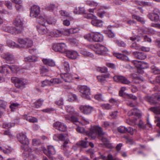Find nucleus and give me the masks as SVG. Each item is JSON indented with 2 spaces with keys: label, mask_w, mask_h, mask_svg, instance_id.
Segmentation results:
<instances>
[{
  "label": "nucleus",
  "mask_w": 160,
  "mask_h": 160,
  "mask_svg": "<svg viewBox=\"0 0 160 160\" xmlns=\"http://www.w3.org/2000/svg\"><path fill=\"white\" fill-rule=\"evenodd\" d=\"M76 129L78 132L86 134L92 139H95L97 135L99 137H102L105 134L102 128L98 126H92L89 131L86 132L85 131L83 128H82L79 126H78Z\"/></svg>",
  "instance_id": "1"
},
{
  "label": "nucleus",
  "mask_w": 160,
  "mask_h": 160,
  "mask_svg": "<svg viewBox=\"0 0 160 160\" xmlns=\"http://www.w3.org/2000/svg\"><path fill=\"white\" fill-rule=\"evenodd\" d=\"M17 138L18 141L22 144V148L24 150L23 156L29 157L32 149L29 146V142L26 135L23 133H20L17 135Z\"/></svg>",
  "instance_id": "2"
},
{
  "label": "nucleus",
  "mask_w": 160,
  "mask_h": 160,
  "mask_svg": "<svg viewBox=\"0 0 160 160\" xmlns=\"http://www.w3.org/2000/svg\"><path fill=\"white\" fill-rule=\"evenodd\" d=\"M84 38L88 41L92 42H102L103 41V37L98 32H93L84 36Z\"/></svg>",
  "instance_id": "3"
},
{
  "label": "nucleus",
  "mask_w": 160,
  "mask_h": 160,
  "mask_svg": "<svg viewBox=\"0 0 160 160\" xmlns=\"http://www.w3.org/2000/svg\"><path fill=\"white\" fill-rule=\"evenodd\" d=\"M42 151L43 153L47 156L50 158L51 155L54 154L56 153V150L53 146L49 145L48 147V150L44 147H42L41 148H37L35 151L36 153L40 154Z\"/></svg>",
  "instance_id": "4"
},
{
  "label": "nucleus",
  "mask_w": 160,
  "mask_h": 160,
  "mask_svg": "<svg viewBox=\"0 0 160 160\" xmlns=\"http://www.w3.org/2000/svg\"><path fill=\"white\" fill-rule=\"evenodd\" d=\"M78 89L82 94V96L85 98H89V96L91 94L90 90L87 86H79Z\"/></svg>",
  "instance_id": "5"
},
{
  "label": "nucleus",
  "mask_w": 160,
  "mask_h": 160,
  "mask_svg": "<svg viewBox=\"0 0 160 160\" xmlns=\"http://www.w3.org/2000/svg\"><path fill=\"white\" fill-rule=\"evenodd\" d=\"M18 42L21 47L24 48H28L31 47L33 44L32 40L28 38H19Z\"/></svg>",
  "instance_id": "6"
},
{
  "label": "nucleus",
  "mask_w": 160,
  "mask_h": 160,
  "mask_svg": "<svg viewBox=\"0 0 160 160\" xmlns=\"http://www.w3.org/2000/svg\"><path fill=\"white\" fill-rule=\"evenodd\" d=\"M23 21L19 17L17 18L13 22L14 25L18 30V33H21L23 31Z\"/></svg>",
  "instance_id": "7"
},
{
  "label": "nucleus",
  "mask_w": 160,
  "mask_h": 160,
  "mask_svg": "<svg viewBox=\"0 0 160 160\" xmlns=\"http://www.w3.org/2000/svg\"><path fill=\"white\" fill-rule=\"evenodd\" d=\"M52 48L55 52L64 53L67 49V47L65 43H62L54 44Z\"/></svg>",
  "instance_id": "8"
},
{
  "label": "nucleus",
  "mask_w": 160,
  "mask_h": 160,
  "mask_svg": "<svg viewBox=\"0 0 160 160\" xmlns=\"http://www.w3.org/2000/svg\"><path fill=\"white\" fill-rule=\"evenodd\" d=\"M113 78L115 82H121L123 84L129 85L131 83L130 81L122 76H115Z\"/></svg>",
  "instance_id": "9"
},
{
  "label": "nucleus",
  "mask_w": 160,
  "mask_h": 160,
  "mask_svg": "<svg viewBox=\"0 0 160 160\" xmlns=\"http://www.w3.org/2000/svg\"><path fill=\"white\" fill-rule=\"evenodd\" d=\"M79 109L82 113L84 114L88 115L92 112L93 108L89 105H83L80 106Z\"/></svg>",
  "instance_id": "10"
},
{
  "label": "nucleus",
  "mask_w": 160,
  "mask_h": 160,
  "mask_svg": "<svg viewBox=\"0 0 160 160\" xmlns=\"http://www.w3.org/2000/svg\"><path fill=\"white\" fill-rule=\"evenodd\" d=\"M12 82L14 83L16 87L19 88H22L24 87L25 83L23 79H21L16 77L11 78Z\"/></svg>",
  "instance_id": "11"
},
{
  "label": "nucleus",
  "mask_w": 160,
  "mask_h": 160,
  "mask_svg": "<svg viewBox=\"0 0 160 160\" xmlns=\"http://www.w3.org/2000/svg\"><path fill=\"white\" fill-rule=\"evenodd\" d=\"M40 8L36 5H33L31 7L30 12V16L32 18H36L40 12Z\"/></svg>",
  "instance_id": "12"
},
{
  "label": "nucleus",
  "mask_w": 160,
  "mask_h": 160,
  "mask_svg": "<svg viewBox=\"0 0 160 160\" xmlns=\"http://www.w3.org/2000/svg\"><path fill=\"white\" fill-rule=\"evenodd\" d=\"M107 48L104 46L100 44H96V49L95 52L96 54L99 55H102L107 51Z\"/></svg>",
  "instance_id": "13"
},
{
  "label": "nucleus",
  "mask_w": 160,
  "mask_h": 160,
  "mask_svg": "<svg viewBox=\"0 0 160 160\" xmlns=\"http://www.w3.org/2000/svg\"><path fill=\"white\" fill-rule=\"evenodd\" d=\"M53 127L56 129L62 132H65L67 129L66 125L60 122H55L53 125Z\"/></svg>",
  "instance_id": "14"
},
{
  "label": "nucleus",
  "mask_w": 160,
  "mask_h": 160,
  "mask_svg": "<svg viewBox=\"0 0 160 160\" xmlns=\"http://www.w3.org/2000/svg\"><path fill=\"white\" fill-rule=\"evenodd\" d=\"M64 53L68 57L73 59H76L78 55V53L76 51L67 50V49L65 52Z\"/></svg>",
  "instance_id": "15"
},
{
  "label": "nucleus",
  "mask_w": 160,
  "mask_h": 160,
  "mask_svg": "<svg viewBox=\"0 0 160 160\" xmlns=\"http://www.w3.org/2000/svg\"><path fill=\"white\" fill-rule=\"evenodd\" d=\"M74 115H72L70 116L66 115L65 116V118L66 120L68 121H70L76 125L78 126L81 124L79 122L78 119L74 116Z\"/></svg>",
  "instance_id": "16"
},
{
  "label": "nucleus",
  "mask_w": 160,
  "mask_h": 160,
  "mask_svg": "<svg viewBox=\"0 0 160 160\" xmlns=\"http://www.w3.org/2000/svg\"><path fill=\"white\" fill-rule=\"evenodd\" d=\"M61 77L66 82H71L73 80V78L71 74L68 73L62 74L60 75Z\"/></svg>",
  "instance_id": "17"
},
{
  "label": "nucleus",
  "mask_w": 160,
  "mask_h": 160,
  "mask_svg": "<svg viewBox=\"0 0 160 160\" xmlns=\"http://www.w3.org/2000/svg\"><path fill=\"white\" fill-rule=\"evenodd\" d=\"M130 78L132 79V81L136 83H141L143 81V78L142 77L135 74H131Z\"/></svg>",
  "instance_id": "18"
},
{
  "label": "nucleus",
  "mask_w": 160,
  "mask_h": 160,
  "mask_svg": "<svg viewBox=\"0 0 160 160\" xmlns=\"http://www.w3.org/2000/svg\"><path fill=\"white\" fill-rule=\"evenodd\" d=\"M2 30L6 32L12 34L18 33V30L16 28L9 26H4L2 28Z\"/></svg>",
  "instance_id": "19"
},
{
  "label": "nucleus",
  "mask_w": 160,
  "mask_h": 160,
  "mask_svg": "<svg viewBox=\"0 0 160 160\" xmlns=\"http://www.w3.org/2000/svg\"><path fill=\"white\" fill-rule=\"evenodd\" d=\"M148 102L151 104H155L157 101H160V96L157 93H155L148 98Z\"/></svg>",
  "instance_id": "20"
},
{
  "label": "nucleus",
  "mask_w": 160,
  "mask_h": 160,
  "mask_svg": "<svg viewBox=\"0 0 160 160\" xmlns=\"http://www.w3.org/2000/svg\"><path fill=\"white\" fill-rule=\"evenodd\" d=\"M65 109L66 111L69 113L71 116L74 115L78 116L79 115V113L75 111L74 108L71 106H67L65 107Z\"/></svg>",
  "instance_id": "21"
},
{
  "label": "nucleus",
  "mask_w": 160,
  "mask_h": 160,
  "mask_svg": "<svg viewBox=\"0 0 160 160\" xmlns=\"http://www.w3.org/2000/svg\"><path fill=\"white\" fill-rule=\"evenodd\" d=\"M92 19L91 23L93 26L98 27H101L102 26V22L97 19V18L95 16H93Z\"/></svg>",
  "instance_id": "22"
},
{
  "label": "nucleus",
  "mask_w": 160,
  "mask_h": 160,
  "mask_svg": "<svg viewBox=\"0 0 160 160\" xmlns=\"http://www.w3.org/2000/svg\"><path fill=\"white\" fill-rule=\"evenodd\" d=\"M127 97L128 99V100H127L126 101L127 105L130 107H133L134 105L131 101V99L136 100L137 99L136 97L133 95L128 94L127 95Z\"/></svg>",
  "instance_id": "23"
},
{
  "label": "nucleus",
  "mask_w": 160,
  "mask_h": 160,
  "mask_svg": "<svg viewBox=\"0 0 160 160\" xmlns=\"http://www.w3.org/2000/svg\"><path fill=\"white\" fill-rule=\"evenodd\" d=\"M47 18V17L45 15H41L37 18V21L38 23L42 25H46Z\"/></svg>",
  "instance_id": "24"
},
{
  "label": "nucleus",
  "mask_w": 160,
  "mask_h": 160,
  "mask_svg": "<svg viewBox=\"0 0 160 160\" xmlns=\"http://www.w3.org/2000/svg\"><path fill=\"white\" fill-rule=\"evenodd\" d=\"M87 142H88L86 141L82 140L78 143H77L74 146H73V148L74 150H76L77 149L78 147H80L84 148H86L87 147Z\"/></svg>",
  "instance_id": "25"
},
{
  "label": "nucleus",
  "mask_w": 160,
  "mask_h": 160,
  "mask_svg": "<svg viewBox=\"0 0 160 160\" xmlns=\"http://www.w3.org/2000/svg\"><path fill=\"white\" fill-rule=\"evenodd\" d=\"M133 54L137 58L139 59H144L146 58V55L143 53L140 52H134Z\"/></svg>",
  "instance_id": "26"
},
{
  "label": "nucleus",
  "mask_w": 160,
  "mask_h": 160,
  "mask_svg": "<svg viewBox=\"0 0 160 160\" xmlns=\"http://www.w3.org/2000/svg\"><path fill=\"white\" fill-rule=\"evenodd\" d=\"M148 17L151 21L155 22H157L159 19L158 15L154 12L149 13L148 15Z\"/></svg>",
  "instance_id": "27"
},
{
  "label": "nucleus",
  "mask_w": 160,
  "mask_h": 160,
  "mask_svg": "<svg viewBox=\"0 0 160 160\" xmlns=\"http://www.w3.org/2000/svg\"><path fill=\"white\" fill-rule=\"evenodd\" d=\"M42 61L44 64L50 67H53L55 65L54 61L50 59H43Z\"/></svg>",
  "instance_id": "28"
},
{
  "label": "nucleus",
  "mask_w": 160,
  "mask_h": 160,
  "mask_svg": "<svg viewBox=\"0 0 160 160\" xmlns=\"http://www.w3.org/2000/svg\"><path fill=\"white\" fill-rule=\"evenodd\" d=\"M132 47L136 50H140L144 52H148L150 51L149 48L145 47H142L139 48L135 43H133L132 45Z\"/></svg>",
  "instance_id": "29"
},
{
  "label": "nucleus",
  "mask_w": 160,
  "mask_h": 160,
  "mask_svg": "<svg viewBox=\"0 0 160 160\" xmlns=\"http://www.w3.org/2000/svg\"><path fill=\"white\" fill-rule=\"evenodd\" d=\"M12 2L16 4V7L17 10L20 11L22 9V6L21 5L22 1L21 0H11Z\"/></svg>",
  "instance_id": "30"
},
{
  "label": "nucleus",
  "mask_w": 160,
  "mask_h": 160,
  "mask_svg": "<svg viewBox=\"0 0 160 160\" xmlns=\"http://www.w3.org/2000/svg\"><path fill=\"white\" fill-rule=\"evenodd\" d=\"M2 56L3 58L8 61H12L14 58L13 56L9 52L3 53Z\"/></svg>",
  "instance_id": "31"
},
{
  "label": "nucleus",
  "mask_w": 160,
  "mask_h": 160,
  "mask_svg": "<svg viewBox=\"0 0 160 160\" xmlns=\"http://www.w3.org/2000/svg\"><path fill=\"white\" fill-rule=\"evenodd\" d=\"M45 25H42L37 28L39 34L42 35L46 34L48 32V30Z\"/></svg>",
  "instance_id": "32"
},
{
  "label": "nucleus",
  "mask_w": 160,
  "mask_h": 160,
  "mask_svg": "<svg viewBox=\"0 0 160 160\" xmlns=\"http://www.w3.org/2000/svg\"><path fill=\"white\" fill-rule=\"evenodd\" d=\"M114 55L118 58L122 60H127L128 59L127 56L120 53H115Z\"/></svg>",
  "instance_id": "33"
},
{
  "label": "nucleus",
  "mask_w": 160,
  "mask_h": 160,
  "mask_svg": "<svg viewBox=\"0 0 160 160\" xmlns=\"http://www.w3.org/2000/svg\"><path fill=\"white\" fill-rule=\"evenodd\" d=\"M43 102L44 100L41 98L39 99L34 103V107L36 108H39L42 105Z\"/></svg>",
  "instance_id": "34"
},
{
  "label": "nucleus",
  "mask_w": 160,
  "mask_h": 160,
  "mask_svg": "<svg viewBox=\"0 0 160 160\" xmlns=\"http://www.w3.org/2000/svg\"><path fill=\"white\" fill-rule=\"evenodd\" d=\"M85 11L83 8H76L74 11V12L76 14H82L84 13Z\"/></svg>",
  "instance_id": "35"
},
{
  "label": "nucleus",
  "mask_w": 160,
  "mask_h": 160,
  "mask_svg": "<svg viewBox=\"0 0 160 160\" xmlns=\"http://www.w3.org/2000/svg\"><path fill=\"white\" fill-rule=\"evenodd\" d=\"M24 118L27 121H28L31 122H37L38 120L36 118L30 116H28L27 115H25L24 116Z\"/></svg>",
  "instance_id": "36"
},
{
  "label": "nucleus",
  "mask_w": 160,
  "mask_h": 160,
  "mask_svg": "<svg viewBox=\"0 0 160 160\" xmlns=\"http://www.w3.org/2000/svg\"><path fill=\"white\" fill-rule=\"evenodd\" d=\"M108 76L105 75H102L97 76V78L98 81L101 83H104L106 81V78Z\"/></svg>",
  "instance_id": "37"
},
{
  "label": "nucleus",
  "mask_w": 160,
  "mask_h": 160,
  "mask_svg": "<svg viewBox=\"0 0 160 160\" xmlns=\"http://www.w3.org/2000/svg\"><path fill=\"white\" fill-rule=\"evenodd\" d=\"M149 110L156 114H160V107H154L149 108Z\"/></svg>",
  "instance_id": "38"
},
{
  "label": "nucleus",
  "mask_w": 160,
  "mask_h": 160,
  "mask_svg": "<svg viewBox=\"0 0 160 160\" xmlns=\"http://www.w3.org/2000/svg\"><path fill=\"white\" fill-rule=\"evenodd\" d=\"M24 60L25 62H35L37 61V58L34 56H32L25 58Z\"/></svg>",
  "instance_id": "39"
},
{
  "label": "nucleus",
  "mask_w": 160,
  "mask_h": 160,
  "mask_svg": "<svg viewBox=\"0 0 160 160\" xmlns=\"http://www.w3.org/2000/svg\"><path fill=\"white\" fill-rule=\"evenodd\" d=\"M111 25L108 26V28L109 30L108 32L107 33L108 36L110 38H113L115 36V34L112 31V30L110 29V28L113 27Z\"/></svg>",
  "instance_id": "40"
},
{
  "label": "nucleus",
  "mask_w": 160,
  "mask_h": 160,
  "mask_svg": "<svg viewBox=\"0 0 160 160\" xmlns=\"http://www.w3.org/2000/svg\"><path fill=\"white\" fill-rule=\"evenodd\" d=\"M7 44L9 47L12 48H18L19 47L18 45L12 41H8L7 43Z\"/></svg>",
  "instance_id": "41"
},
{
  "label": "nucleus",
  "mask_w": 160,
  "mask_h": 160,
  "mask_svg": "<svg viewBox=\"0 0 160 160\" xmlns=\"http://www.w3.org/2000/svg\"><path fill=\"white\" fill-rule=\"evenodd\" d=\"M9 69V66L6 65L0 68V72L3 73L6 72L8 73V69Z\"/></svg>",
  "instance_id": "42"
},
{
  "label": "nucleus",
  "mask_w": 160,
  "mask_h": 160,
  "mask_svg": "<svg viewBox=\"0 0 160 160\" xmlns=\"http://www.w3.org/2000/svg\"><path fill=\"white\" fill-rule=\"evenodd\" d=\"M50 82L53 84H57L62 82V81L58 78L52 79L50 80Z\"/></svg>",
  "instance_id": "43"
},
{
  "label": "nucleus",
  "mask_w": 160,
  "mask_h": 160,
  "mask_svg": "<svg viewBox=\"0 0 160 160\" xmlns=\"http://www.w3.org/2000/svg\"><path fill=\"white\" fill-rule=\"evenodd\" d=\"M100 106L103 109L105 110H109L112 108L111 105L108 103L101 104Z\"/></svg>",
  "instance_id": "44"
},
{
  "label": "nucleus",
  "mask_w": 160,
  "mask_h": 160,
  "mask_svg": "<svg viewBox=\"0 0 160 160\" xmlns=\"http://www.w3.org/2000/svg\"><path fill=\"white\" fill-rule=\"evenodd\" d=\"M62 67L66 72H68L69 71V66L68 62H64L63 64Z\"/></svg>",
  "instance_id": "45"
},
{
  "label": "nucleus",
  "mask_w": 160,
  "mask_h": 160,
  "mask_svg": "<svg viewBox=\"0 0 160 160\" xmlns=\"http://www.w3.org/2000/svg\"><path fill=\"white\" fill-rule=\"evenodd\" d=\"M118 131L121 133H125L127 132L128 130L127 128L124 126H120L118 128Z\"/></svg>",
  "instance_id": "46"
},
{
  "label": "nucleus",
  "mask_w": 160,
  "mask_h": 160,
  "mask_svg": "<svg viewBox=\"0 0 160 160\" xmlns=\"http://www.w3.org/2000/svg\"><path fill=\"white\" fill-rule=\"evenodd\" d=\"M132 17L133 18L136 19L137 21L140 22L142 24L144 23L145 22V21L143 19L139 16L134 15L132 16Z\"/></svg>",
  "instance_id": "47"
},
{
  "label": "nucleus",
  "mask_w": 160,
  "mask_h": 160,
  "mask_svg": "<svg viewBox=\"0 0 160 160\" xmlns=\"http://www.w3.org/2000/svg\"><path fill=\"white\" fill-rule=\"evenodd\" d=\"M97 70L101 73H105L108 72V69L105 67H98L97 68Z\"/></svg>",
  "instance_id": "48"
},
{
  "label": "nucleus",
  "mask_w": 160,
  "mask_h": 160,
  "mask_svg": "<svg viewBox=\"0 0 160 160\" xmlns=\"http://www.w3.org/2000/svg\"><path fill=\"white\" fill-rule=\"evenodd\" d=\"M141 61L135 60L133 61L132 63L138 69H140L141 65Z\"/></svg>",
  "instance_id": "49"
},
{
  "label": "nucleus",
  "mask_w": 160,
  "mask_h": 160,
  "mask_svg": "<svg viewBox=\"0 0 160 160\" xmlns=\"http://www.w3.org/2000/svg\"><path fill=\"white\" fill-rule=\"evenodd\" d=\"M14 126V123H5L3 124V128L8 129L9 128H11L12 127H13Z\"/></svg>",
  "instance_id": "50"
},
{
  "label": "nucleus",
  "mask_w": 160,
  "mask_h": 160,
  "mask_svg": "<svg viewBox=\"0 0 160 160\" xmlns=\"http://www.w3.org/2000/svg\"><path fill=\"white\" fill-rule=\"evenodd\" d=\"M142 32L146 34H153L154 33V31L150 28H146L145 29H142Z\"/></svg>",
  "instance_id": "51"
},
{
  "label": "nucleus",
  "mask_w": 160,
  "mask_h": 160,
  "mask_svg": "<svg viewBox=\"0 0 160 160\" xmlns=\"http://www.w3.org/2000/svg\"><path fill=\"white\" fill-rule=\"evenodd\" d=\"M2 150L3 151V152L4 154H8L10 153V152H12V150L8 147L6 148H5V149L2 148Z\"/></svg>",
  "instance_id": "52"
},
{
  "label": "nucleus",
  "mask_w": 160,
  "mask_h": 160,
  "mask_svg": "<svg viewBox=\"0 0 160 160\" xmlns=\"http://www.w3.org/2000/svg\"><path fill=\"white\" fill-rule=\"evenodd\" d=\"M87 5L91 6H96L98 5V3L92 1L90 0H87L86 1Z\"/></svg>",
  "instance_id": "53"
},
{
  "label": "nucleus",
  "mask_w": 160,
  "mask_h": 160,
  "mask_svg": "<svg viewBox=\"0 0 160 160\" xmlns=\"http://www.w3.org/2000/svg\"><path fill=\"white\" fill-rule=\"evenodd\" d=\"M61 35L60 32L58 31H55L51 32V35L55 37H58Z\"/></svg>",
  "instance_id": "54"
},
{
  "label": "nucleus",
  "mask_w": 160,
  "mask_h": 160,
  "mask_svg": "<svg viewBox=\"0 0 160 160\" xmlns=\"http://www.w3.org/2000/svg\"><path fill=\"white\" fill-rule=\"evenodd\" d=\"M98 15L101 18H102L104 16L106 15V13L104 11H102L100 9L97 13Z\"/></svg>",
  "instance_id": "55"
},
{
  "label": "nucleus",
  "mask_w": 160,
  "mask_h": 160,
  "mask_svg": "<svg viewBox=\"0 0 160 160\" xmlns=\"http://www.w3.org/2000/svg\"><path fill=\"white\" fill-rule=\"evenodd\" d=\"M79 29L78 28H75L70 29L68 30V32L70 34H73L78 32Z\"/></svg>",
  "instance_id": "56"
},
{
  "label": "nucleus",
  "mask_w": 160,
  "mask_h": 160,
  "mask_svg": "<svg viewBox=\"0 0 160 160\" xmlns=\"http://www.w3.org/2000/svg\"><path fill=\"white\" fill-rule=\"evenodd\" d=\"M132 118H134V119L133 120L132 118H130L129 121L130 122H128V124L132 125H136L137 119L134 118V117H132Z\"/></svg>",
  "instance_id": "57"
},
{
  "label": "nucleus",
  "mask_w": 160,
  "mask_h": 160,
  "mask_svg": "<svg viewBox=\"0 0 160 160\" xmlns=\"http://www.w3.org/2000/svg\"><path fill=\"white\" fill-rule=\"evenodd\" d=\"M51 83L50 82V81L48 80H46L43 81L42 82V86L44 87L46 86L50 85Z\"/></svg>",
  "instance_id": "58"
},
{
  "label": "nucleus",
  "mask_w": 160,
  "mask_h": 160,
  "mask_svg": "<svg viewBox=\"0 0 160 160\" xmlns=\"http://www.w3.org/2000/svg\"><path fill=\"white\" fill-rule=\"evenodd\" d=\"M18 105L17 103H13L11 105L10 107L12 111H14L15 109L18 108Z\"/></svg>",
  "instance_id": "59"
},
{
  "label": "nucleus",
  "mask_w": 160,
  "mask_h": 160,
  "mask_svg": "<svg viewBox=\"0 0 160 160\" xmlns=\"http://www.w3.org/2000/svg\"><path fill=\"white\" fill-rule=\"evenodd\" d=\"M9 69H10L13 72L19 70L18 68L15 65L9 66Z\"/></svg>",
  "instance_id": "60"
},
{
  "label": "nucleus",
  "mask_w": 160,
  "mask_h": 160,
  "mask_svg": "<svg viewBox=\"0 0 160 160\" xmlns=\"http://www.w3.org/2000/svg\"><path fill=\"white\" fill-rule=\"evenodd\" d=\"M7 104V103L6 102L0 99V107L5 109L6 107Z\"/></svg>",
  "instance_id": "61"
},
{
  "label": "nucleus",
  "mask_w": 160,
  "mask_h": 160,
  "mask_svg": "<svg viewBox=\"0 0 160 160\" xmlns=\"http://www.w3.org/2000/svg\"><path fill=\"white\" fill-rule=\"evenodd\" d=\"M49 70L48 68H46L44 66H42L41 68L40 72L41 74H44V73L48 72Z\"/></svg>",
  "instance_id": "62"
},
{
  "label": "nucleus",
  "mask_w": 160,
  "mask_h": 160,
  "mask_svg": "<svg viewBox=\"0 0 160 160\" xmlns=\"http://www.w3.org/2000/svg\"><path fill=\"white\" fill-rule=\"evenodd\" d=\"M56 22V20L53 18H51L50 19H48L47 18L46 23L49 24H54Z\"/></svg>",
  "instance_id": "63"
},
{
  "label": "nucleus",
  "mask_w": 160,
  "mask_h": 160,
  "mask_svg": "<svg viewBox=\"0 0 160 160\" xmlns=\"http://www.w3.org/2000/svg\"><path fill=\"white\" fill-rule=\"evenodd\" d=\"M68 98L69 101L74 100L77 99V96L75 95L71 94L68 95Z\"/></svg>",
  "instance_id": "64"
}]
</instances>
